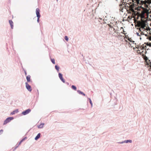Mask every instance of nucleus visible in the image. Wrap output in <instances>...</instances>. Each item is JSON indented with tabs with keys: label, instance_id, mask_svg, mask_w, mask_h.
<instances>
[{
	"label": "nucleus",
	"instance_id": "obj_27",
	"mask_svg": "<svg viewBox=\"0 0 151 151\" xmlns=\"http://www.w3.org/2000/svg\"><path fill=\"white\" fill-rule=\"evenodd\" d=\"M50 59H51V62H52V63L54 64H55V60L54 58H53V59H52V58H50Z\"/></svg>",
	"mask_w": 151,
	"mask_h": 151
},
{
	"label": "nucleus",
	"instance_id": "obj_14",
	"mask_svg": "<svg viewBox=\"0 0 151 151\" xmlns=\"http://www.w3.org/2000/svg\"><path fill=\"white\" fill-rule=\"evenodd\" d=\"M41 134L40 133H39L35 137V140H37L39 139L40 137Z\"/></svg>",
	"mask_w": 151,
	"mask_h": 151
},
{
	"label": "nucleus",
	"instance_id": "obj_5",
	"mask_svg": "<svg viewBox=\"0 0 151 151\" xmlns=\"http://www.w3.org/2000/svg\"><path fill=\"white\" fill-rule=\"evenodd\" d=\"M40 10L38 8H37L36 10V16L37 17V21L38 23L40 22V18L41 17V15L40 14Z\"/></svg>",
	"mask_w": 151,
	"mask_h": 151
},
{
	"label": "nucleus",
	"instance_id": "obj_6",
	"mask_svg": "<svg viewBox=\"0 0 151 151\" xmlns=\"http://www.w3.org/2000/svg\"><path fill=\"white\" fill-rule=\"evenodd\" d=\"M14 119L13 117H7L4 121L3 125L6 124L8 123L11 120Z\"/></svg>",
	"mask_w": 151,
	"mask_h": 151
},
{
	"label": "nucleus",
	"instance_id": "obj_10",
	"mask_svg": "<svg viewBox=\"0 0 151 151\" xmlns=\"http://www.w3.org/2000/svg\"><path fill=\"white\" fill-rule=\"evenodd\" d=\"M132 2L134 5L137 6V4H135V3L133 2V0H123V4H124L127 3H131Z\"/></svg>",
	"mask_w": 151,
	"mask_h": 151
},
{
	"label": "nucleus",
	"instance_id": "obj_33",
	"mask_svg": "<svg viewBox=\"0 0 151 151\" xmlns=\"http://www.w3.org/2000/svg\"><path fill=\"white\" fill-rule=\"evenodd\" d=\"M3 129H1L0 130V134H2V133H3Z\"/></svg>",
	"mask_w": 151,
	"mask_h": 151
},
{
	"label": "nucleus",
	"instance_id": "obj_37",
	"mask_svg": "<svg viewBox=\"0 0 151 151\" xmlns=\"http://www.w3.org/2000/svg\"><path fill=\"white\" fill-rule=\"evenodd\" d=\"M108 25L109 26V27H110V28H113V26H112L111 25L109 24Z\"/></svg>",
	"mask_w": 151,
	"mask_h": 151
},
{
	"label": "nucleus",
	"instance_id": "obj_8",
	"mask_svg": "<svg viewBox=\"0 0 151 151\" xmlns=\"http://www.w3.org/2000/svg\"><path fill=\"white\" fill-rule=\"evenodd\" d=\"M145 47L144 46H142L138 47L137 48L138 49L137 50V52L140 53H142L143 52V51L142 50H143L144 49Z\"/></svg>",
	"mask_w": 151,
	"mask_h": 151
},
{
	"label": "nucleus",
	"instance_id": "obj_15",
	"mask_svg": "<svg viewBox=\"0 0 151 151\" xmlns=\"http://www.w3.org/2000/svg\"><path fill=\"white\" fill-rule=\"evenodd\" d=\"M77 92L79 94L82 95L83 96H86V95L85 94V93H84L83 92L81 91L80 90H78L77 91Z\"/></svg>",
	"mask_w": 151,
	"mask_h": 151
},
{
	"label": "nucleus",
	"instance_id": "obj_40",
	"mask_svg": "<svg viewBox=\"0 0 151 151\" xmlns=\"http://www.w3.org/2000/svg\"><path fill=\"white\" fill-rule=\"evenodd\" d=\"M121 33L122 34H123V32H122Z\"/></svg>",
	"mask_w": 151,
	"mask_h": 151
},
{
	"label": "nucleus",
	"instance_id": "obj_18",
	"mask_svg": "<svg viewBox=\"0 0 151 151\" xmlns=\"http://www.w3.org/2000/svg\"><path fill=\"white\" fill-rule=\"evenodd\" d=\"M45 124L44 123H42L40 124L39 125L37 126V127L38 128L41 129L43 127V126Z\"/></svg>",
	"mask_w": 151,
	"mask_h": 151
},
{
	"label": "nucleus",
	"instance_id": "obj_16",
	"mask_svg": "<svg viewBox=\"0 0 151 151\" xmlns=\"http://www.w3.org/2000/svg\"><path fill=\"white\" fill-rule=\"evenodd\" d=\"M30 78L31 76L29 75L27 76L26 79L27 81V82H29L31 81Z\"/></svg>",
	"mask_w": 151,
	"mask_h": 151
},
{
	"label": "nucleus",
	"instance_id": "obj_22",
	"mask_svg": "<svg viewBox=\"0 0 151 151\" xmlns=\"http://www.w3.org/2000/svg\"><path fill=\"white\" fill-rule=\"evenodd\" d=\"M71 88L75 91H76L77 90V88L76 86L73 85H72L71 86Z\"/></svg>",
	"mask_w": 151,
	"mask_h": 151
},
{
	"label": "nucleus",
	"instance_id": "obj_9",
	"mask_svg": "<svg viewBox=\"0 0 151 151\" xmlns=\"http://www.w3.org/2000/svg\"><path fill=\"white\" fill-rule=\"evenodd\" d=\"M31 111V109H29L23 111L22 112V114L23 115H25L29 114Z\"/></svg>",
	"mask_w": 151,
	"mask_h": 151
},
{
	"label": "nucleus",
	"instance_id": "obj_36",
	"mask_svg": "<svg viewBox=\"0 0 151 151\" xmlns=\"http://www.w3.org/2000/svg\"><path fill=\"white\" fill-rule=\"evenodd\" d=\"M65 83H66V84L68 86H69V83H68V82H65Z\"/></svg>",
	"mask_w": 151,
	"mask_h": 151
},
{
	"label": "nucleus",
	"instance_id": "obj_4",
	"mask_svg": "<svg viewBox=\"0 0 151 151\" xmlns=\"http://www.w3.org/2000/svg\"><path fill=\"white\" fill-rule=\"evenodd\" d=\"M148 12V11L145 9H144L143 8V9L141 13L140 14H139V16H140L141 18V20L142 21H143V19L145 18V13H147Z\"/></svg>",
	"mask_w": 151,
	"mask_h": 151
},
{
	"label": "nucleus",
	"instance_id": "obj_30",
	"mask_svg": "<svg viewBox=\"0 0 151 151\" xmlns=\"http://www.w3.org/2000/svg\"><path fill=\"white\" fill-rule=\"evenodd\" d=\"M64 39L66 41H68L69 38L67 36H65V37H64Z\"/></svg>",
	"mask_w": 151,
	"mask_h": 151
},
{
	"label": "nucleus",
	"instance_id": "obj_2",
	"mask_svg": "<svg viewBox=\"0 0 151 151\" xmlns=\"http://www.w3.org/2000/svg\"><path fill=\"white\" fill-rule=\"evenodd\" d=\"M133 2L135 4H137L138 6H141L143 4L147 5L151 3V0H147V1H143L142 0H133Z\"/></svg>",
	"mask_w": 151,
	"mask_h": 151
},
{
	"label": "nucleus",
	"instance_id": "obj_3",
	"mask_svg": "<svg viewBox=\"0 0 151 151\" xmlns=\"http://www.w3.org/2000/svg\"><path fill=\"white\" fill-rule=\"evenodd\" d=\"M130 3H125V4H123V9L124 8L128 12H130V11H134L131 6V5H130Z\"/></svg>",
	"mask_w": 151,
	"mask_h": 151
},
{
	"label": "nucleus",
	"instance_id": "obj_21",
	"mask_svg": "<svg viewBox=\"0 0 151 151\" xmlns=\"http://www.w3.org/2000/svg\"><path fill=\"white\" fill-rule=\"evenodd\" d=\"M142 24H141V26H140L141 27L144 28L145 27V23L143 20L142 21Z\"/></svg>",
	"mask_w": 151,
	"mask_h": 151
},
{
	"label": "nucleus",
	"instance_id": "obj_1",
	"mask_svg": "<svg viewBox=\"0 0 151 151\" xmlns=\"http://www.w3.org/2000/svg\"><path fill=\"white\" fill-rule=\"evenodd\" d=\"M124 32L123 30V34L124 35V36H123V37H124V39L126 42L125 44H126V45L129 47H131L132 48L133 47V46L132 45L134 44V42L132 40L131 38L129 37L128 34H127V33H125Z\"/></svg>",
	"mask_w": 151,
	"mask_h": 151
},
{
	"label": "nucleus",
	"instance_id": "obj_42",
	"mask_svg": "<svg viewBox=\"0 0 151 151\" xmlns=\"http://www.w3.org/2000/svg\"><path fill=\"white\" fill-rule=\"evenodd\" d=\"M58 0H56L57 1H58Z\"/></svg>",
	"mask_w": 151,
	"mask_h": 151
},
{
	"label": "nucleus",
	"instance_id": "obj_38",
	"mask_svg": "<svg viewBox=\"0 0 151 151\" xmlns=\"http://www.w3.org/2000/svg\"><path fill=\"white\" fill-rule=\"evenodd\" d=\"M118 143H120V144H123V141H122L121 142H119Z\"/></svg>",
	"mask_w": 151,
	"mask_h": 151
},
{
	"label": "nucleus",
	"instance_id": "obj_11",
	"mask_svg": "<svg viewBox=\"0 0 151 151\" xmlns=\"http://www.w3.org/2000/svg\"><path fill=\"white\" fill-rule=\"evenodd\" d=\"M121 3H122L120 4L119 5L120 7L119 10L120 11H121L122 12H123V7L122 6L123 5V0H121Z\"/></svg>",
	"mask_w": 151,
	"mask_h": 151
},
{
	"label": "nucleus",
	"instance_id": "obj_31",
	"mask_svg": "<svg viewBox=\"0 0 151 151\" xmlns=\"http://www.w3.org/2000/svg\"><path fill=\"white\" fill-rule=\"evenodd\" d=\"M142 22H139L138 23V26L139 27H140L141 26V24H142Z\"/></svg>",
	"mask_w": 151,
	"mask_h": 151
},
{
	"label": "nucleus",
	"instance_id": "obj_23",
	"mask_svg": "<svg viewBox=\"0 0 151 151\" xmlns=\"http://www.w3.org/2000/svg\"><path fill=\"white\" fill-rule=\"evenodd\" d=\"M139 30L141 32H143V31L145 30V29L144 28L140 27L139 28Z\"/></svg>",
	"mask_w": 151,
	"mask_h": 151
},
{
	"label": "nucleus",
	"instance_id": "obj_26",
	"mask_svg": "<svg viewBox=\"0 0 151 151\" xmlns=\"http://www.w3.org/2000/svg\"><path fill=\"white\" fill-rule=\"evenodd\" d=\"M129 142H130V143L132 142V140H125L124 142H123L126 143H127Z\"/></svg>",
	"mask_w": 151,
	"mask_h": 151
},
{
	"label": "nucleus",
	"instance_id": "obj_13",
	"mask_svg": "<svg viewBox=\"0 0 151 151\" xmlns=\"http://www.w3.org/2000/svg\"><path fill=\"white\" fill-rule=\"evenodd\" d=\"M9 23L10 24V26L11 27V28L12 29L13 28V22H12V20H9Z\"/></svg>",
	"mask_w": 151,
	"mask_h": 151
},
{
	"label": "nucleus",
	"instance_id": "obj_25",
	"mask_svg": "<svg viewBox=\"0 0 151 151\" xmlns=\"http://www.w3.org/2000/svg\"><path fill=\"white\" fill-rule=\"evenodd\" d=\"M88 99L89 100L90 104H91V107H92L93 106L92 101L90 98H88Z\"/></svg>",
	"mask_w": 151,
	"mask_h": 151
},
{
	"label": "nucleus",
	"instance_id": "obj_32",
	"mask_svg": "<svg viewBox=\"0 0 151 151\" xmlns=\"http://www.w3.org/2000/svg\"><path fill=\"white\" fill-rule=\"evenodd\" d=\"M23 70L24 71L25 75L26 76L27 75V72L26 70L24 69V68H22Z\"/></svg>",
	"mask_w": 151,
	"mask_h": 151
},
{
	"label": "nucleus",
	"instance_id": "obj_35",
	"mask_svg": "<svg viewBox=\"0 0 151 151\" xmlns=\"http://www.w3.org/2000/svg\"><path fill=\"white\" fill-rule=\"evenodd\" d=\"M17 149V148L15 147L14 148H12L13 151H14Z\"/></svg>",
	"mask_w": 151,
	"mask_h": 151
},
{
	"label": "nucleus",
	"instance_id": "obj_41",
	"mask_svg": "<svg viewBox=\"0 0 151 151\" xmlns=\"http://www.w3.org/2000/svg\"><path fill=\"white\" fill-rule=\"evenodd\" d=\"M83 109V110H84V109Z\"/></svg>",
	"mask_w": 151,
	"mask_h": 151
},
{
	"label": "nucleus",
	"instance_id": "obj_43",
	"mask_svg": "<svg viewBox=\"0 0 151 151\" xmlns=\"http://www.w3.org/2000/svg\"><path fill=\"white\" fill-rule=\"evenodd\" d=\"M116 1H117V0H116Z\"/></svg>",
	"mask_w": 151,
	"mask_h": 151
},
{
	"label": "nucleus",
	"instance_id": "obj_12",
	"mask_svg": "<svg viewBox=\"0 0 151 151\" xmlns=\"http://www.w3.org/2000/svg\"><path fill=\"white\" fill-rule=\"evenodd\" d=\"M117 36L118 38L121 41H123V40H122V38L123 37V36L121 35L120 33H119L118 34H117Z\"/></svg>",
	"mask_w": 151,
	"mask_h": 151
},
{
	"label": "nucleus",
	"instance_id": "obj_28",
	"mask_svg": "<svg viewBox=\"0 0 151 151\" xmlns=\"http://www.w3.org/2000/svg\"><path fill=\"white\" fill-rule=\"evenodd\" d=\"M132 18H133V17L132 16H129L127 19V20L129 22V20L131 19Z\"/></svg>",
	"mask_w": 151,
	"mask_h": 151
},
{
	"label": "nucleus",
	"instance_id": "obj_7",
	"mask_svg": "<svg viewBox=\"0 0 151 151\" xmlns=\"http://www.w3.org/2000/svg\"><path fill=\"white\" fill-rule=\"evenodd\" d=\"M25 86L26 89L28 91L30 92L32 91V89L31 86L27 82H25Z\"/></svg>",
	"mask_w": 151,
	"mask_h": 151
},
{
	"label": "nucleus",
	"instance_id": "obj_17",
	"mask_svg": "<svg viewBox=\"0 0 151 151\" xmlns=\"http://www.w3.org/2000/svg\"><path fill=\"white\" fill-rule=\"evenodd\" d=\"M19 112V110L18 109H17L11 112V114L13 115L15 114L16 113H17Z\"/></svg>",
	"mask_w": 151,
	"mask_h": 151
},
{
	"label": "nucleus",
	"instance_id": "obj_19",
	"mask_svg": "<svg viewBox=\"0 0 151 151\" xmlns=\"http://www.w3.org/2000/svg\"><path fill=\"white\" fill-rule=\"evenodd\" d=\"M27 138V137H26L22 139L19 142V145H20L23 141H24Z\"/></svg>",
	"mask_w": 151,
	"mask_h": 151
},
{
	"label": "nucleus",
	"instance_id": "obj_20",
	"mask_svg": "<svg viewBox=\"0 0 151 151\" xmlns=\"http://www.w3.org/2000/svg\"><path fill=\"white\" fill-rule=\"evenodd\" d=\"M55 69L57 70V72H58L60 69V67L58 65H56L55 66Z\"/></svg>",
	"mask_w": 151,
	"mask_h": 151
},
{
	"label": "nucleus",
	"instance_id": "obj_34",
	"mask_svg": "<svg viewBox=\"0 0 151 151\" xmlns=\"http://www.w3.org/2000/svg\"><path fill=\"white\" fill-rule=\"evenodd\" d=\"M19 145V143H18V144H17V145H16L15 146V147L17 148Z\"/></svg>",
	"mask_w": 151,
	"mask_h": 151
},
{
	"label": "nucleus",
	"instance_id": "obj_29",
	"mask_svg": "<svg viewBox=\"0 0 151 151\" xmlns=\"http://www.w3.org/2000/svg\"><path fill=\"white\" fill-rule=\"evenodd\" d=\"M60 79L63 83H65V80L63 78V77L62 78H60Z\"/></svg>",
	"mask_w": 151,
	"mask_h": 151
},
{
	"label": "nucleus",
	"instance_id": "obj_24",
	"mask_svg": "<svg viewBox=\"0 0 151 151\" xmlns=\"http://www.w3.org/2000/svg\"><path fill=\"white\" fill-rule=\"evenodd\" d=\"M58 76L60 79L63 78V75L62 74L60 73H58Z\"/></svg>",
	"mask_w": 151,
	"mask_h": 151
},
{
	"label": "nucleus",
	"instance_id": "obj_39",
	"mask_svg": "<svg viewBox=\"0 0 151 151\" xmlns=\"http://www.w3.org/2000/svg\"><path fill=\"white\" fill-rule=\"evenodd\" d=\"M120 28L121 29H123V27H121Z\"/></svg>",
	"mask_w": 151,
	"mask_h": 151
}]
</instances>
